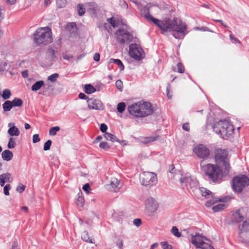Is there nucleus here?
I'll use <instances>...</instances> for the list:
<instances>
[{"mask_svg": "<svg viewBox=\"0 0 249 249\" xmlns=\"http://www.w3.org/2000/svg\"><path fill=\"white\" fill-rule=\"evenodd\" d=\"M215 160L216 163L219 164L221 162L228 160V151L225 149H217L215 155Z\"/></svg>", "mask_w": 249, "mask_h": 249, "instance_id": "4468645a", "label": "nucleus"}, {"mask_svg": "<svg viewBox=\"0 0 249 249\" xmlns=\"http://www.w3.org/2000/svg\"><path fill=\"white\" fill-rule=\"evenodd\" d=\"M52 141L50 140H48L44 144L43 149L45 151L49 150L52 144Z\"/></svg>", "mask_w": 249, "mask_h": 249, "instance_id": "c03bdc74", "label": "nucleus"}, {"mask_svg": "<svg viewBox=\"0 0 249 249\" xmlns=\"http://www.w3.org/2000/svg\"><path fill=\"white\" fill-rule=\"evenodd\" d=\"M140 180L142 185L151 187L157 183V178L153 172H144L140 176Z\"/></svg>", "mask_w": 249, "mask_h": 249, "instance_id": "6e6552de", "label": "nucleus"}, {"mask_svg": "<svg viewBox=\"0 0 249 249\" xmlns=\"http://www.w3.org/2000/svg\"><path fill=\"white\" fill-rule=\"evenodd\" d=\"M77 10L78 14L80 16H82L84 15L85 13V8L83 7L82 4H79L77 6Z\"/></svg>", "mask_w": 249, "mask_h": 249, "instance_id": "58836bf2", "label": "nucleus"}, {"mask_svg": "<svg viewBox=\"0 0 249 249\" xmlns=\"http://www.w3.org/2000/svg\"><path fill=\"white\" fill-rule=\"evenodd\" d=\"M224 167L225 172L227 173H229L230 169V165L229 162V160H227L221 163Z\"/></svg>", "mask_w": 249, "mask_h": 249, "instance_id": "473e14b6", "label": "nucleus"}, {"mask_svg": "<svg viewBox=\"0 0 249 249\" xmlns=\"http://www.w3.org/2000/svg\"><path fill=\"white\" fill-rule=\"evenodd\" d=\"M178 71L179 73H183L184 71V68L181 63L177 64Z\"/></svg>", "mask_w": 249, "mask_h": 249, "instance_id": "3c124183", "label": "nucleus"}, {"mask_svg": "<svg viewBox=\"0 0 249 249\" xmlns=\"http://www.w3.org/2000/svg\"><path fill=\"white\" fill-rule=\"evenodd\" d=\"M11 95V92L9 89H5L3 90L1 96L3 99L7 100L10 98Z\"/></svg>", "mask_w": 249, "mask_h": 249, "instance_id": "c756f323", "label": "nucleus"}, {"mask_svg": "<svg viewBox=\"0 0 249 249\" xmlns=\"http://www.w3.org/2000/svg\"><path fill=\"white\" fill-rule=\"evenodd\" d=\"M13 107H20L23 105V101L18 98H15L11 101Z\"/></svg>", "mask_w": 249, "mask_h": 249, "instance_id": "a878e982", "label": "nucleus"}, {"mask_svg": "<svg viewBox=\"0 0 249 249\" xmlns=\"http://www.w3.org/2000/svg\"><path fill=\"white\" fill-rule=\"evenodd\" d=\"M217 200H214L213 198V199H210L208 201H207L206 202L205 205L206 207H210L212 206L213 204H214L216 202H217Z\"/></svg>", "mask_w": 249, "mask_h": 249, "instance_id": "603ef678", "label": "nucleus"}, {"mask_svg": "<svg viewBox=\"0 0 249 249\" xmlns=\"http://www.w3.org/2000/svg\"><path fill=\"white\" fill-rule=\"evenodd\" d=\"M191 242L198 249H214L212 245L211 241L199 233L192 235Z\"/></svg>", "mask_w": 249, "mask_h": 249, "instance_id": "423d86ee", "label": "nucleus"}, {"mask_svg": "<svg viewBox=\"0 0 249 249\" xmlns=\"http://www.w3.org/2000/svg\"><path fill=\"white\" fill-rule=\"evenodd\" d=\"M60 129V128L59 126L52 127L50 129L49 135L51 136H54Z\"/></svg>", "mask_w": 249, "mask_h": 249, "instance_id": "2f4dec72", "label": "nucleus"}, {"mask_svg": "<svg viewBox=\"0 0 249 249\" xmlns=\"http://www.w3.org/2000/svg\"><path fill=\"white\" fill-rule=\"evenodd\" d=\"M100 130L102 132L104 133V132H105L107 131V125L106 124H101V125H100Z\"/></svg>", "mask_w": 249, "mask_h": 249, "instance_id": "4d7b16f0", "label": "nucleus"}, {"mask_svg": "<svg viewBox=\"0 0 249 249\" xmlns=\"http://www.w3.org/2000/svg\"><path fill=\"white\" fill-rule=\"evenodd\" d=\"M40 138L38 134H34L33 136V142L34 143H36L40 141Z\"/></svg>", "mask_w": 249, "mask_h": 249, "instance_id": "6e6d98bb", "label": "nucleus"}, {"mask_svg": "<svg viewBox=\"0 0 249 249\" xmlns=\"http://www.w3.org/2000/svg\"><path fill=\"white\" fill-rule=\"evenodd\" d=\"M7 66V63L3 60H0V71H3L5 70Z\"/></svg>", "mask_w": 249, "mask_h": 249, "instance_id": "a18cd8bd", "label": "nucleus"}, {"mask_svg": "<svg viewBox=\"0 0 249 249\" xmlns=\"http://www.w3.org/2000/svg\"><path fill=\"white\" fill-rule=\"evenodd\" d=\"M104 137L107 140L112 142H119V140L115 136L109 133H105Z\"/></svg>", "mask_w": 249, "mask_h": 249, "instance_id": "b1692460", "label": "nucleus"}, {"mask_svg": "<svg viewBox=\"0 0 249 249\" xmlns=\"http://www.w3.org/2000/svg\"><path fill=\"white\" fill-rule=\"evenodd\" d=\"M52 34L51 29L48 27L37 29L34 34L35 43L40 46L51 43L53 41Z\"/></svg>", "mask_w": 249, "mask_h": 249, "instance_id": "7ed1b4c3", "label": "nucleus"}, {"mask_svg": "<svg viewBox=\"0 0 249 249\" xmlns=\"http://www.w3.org/2000/svg\"><path fill=\"white\" fill-rule=\"evenodd\" d=\"M12 181L11 175L9 173L2 174L0 175V186H3L5 182H11Z\"/></svg>", "mask_w": 249, "mask_h": 249, "instance_id": "f3484780", "label": "nucleus"}, {"mask_svg": "<svg viewBox=\"0 0 249 249\" xmlns=\"http://www.w3.org/2000/svg\"><path fill=\"white\" fill-rule=\"evenodd\" d=\"M200 192L202 196L208 198L210 197H213L212 193L205 188L202 187L199 189Z\"/></svg>", "mask_w": 249, "mask_h": 249, "instance_id": "412c9836", "label": "nucleus"}, {"mask_svg": "<svg viewBox=\"0 0 249 249\" xmlns=\"http://www.w3.org/2000/svg\"><path fill=\"white\" fill-rule=\"evenodd\" d=\"M25 188V187L24 185H22L20 186H18V187L17 188V191L18 192L21 193L23 191H24Z\"/></svg>", "mask_w": 249, "mask_h": 249, "instance_id": "0e129e2a", "label": "nucleus"}, {"mask_svg": "<svg viewBox=\"0 0 249 249\" xmlns=\"http://www.w3.org/2000/svg\"><path fill=\"white\" fill-rule=\"evenodd\" d=\"M1 156L3 160L9 161L12 159L13 154L11 151L9 150H5L2 152Z\"/></svg>", "mask_w": 249, "mask_h": 249, "instance_id": "6ab92c4d", "label": "nucleus"}, {"mask_svg": "<svg viewBox=\"0 0 249 249\" xmlns=\"http://www.w3.org/2000/svg\"><path fill=\"white\" fill-rule=\"evenodd\" d=\"M125 107V104L124 103H119L117 105V110L118 112L122 113L124 110Z\"/></svg>", "mask_w": 249, "mask_h": 249, "instance_id": "4c0bfd02", "label": "nucleus"}, {"mask_svg": "<svg viewBox=\"0 0 249 249\" xmlns=\"http://www.w3.org/2000/svg\"><path fill=\"white\" fill-rule=\"evenodd\" d=\"M59 77V74L57 73H54L48 77V80L52 82H55L56 81L57 79Z\"/></svg>", "mask_w": 249, "mask_h": 249, "instance_id": "e433bc0d", "label": "nucleus"}, {"mask_svg": "<svg viewBox=\"0 0 249 249\" xmlns=\"http://www.w3.org/2000/svg\"><path fill=\"white\" fill-rule=\"evenodd\" d=\"M240 230L241 232H249V219L243 222Z\"/></svg>", "mask_w": 249, "mask_h": 249, "instance_id": "cd10ccee", "label": "nucleus"}, {"mask_svg": "<svg viewBox=\"0 0 249 249\" xmlns=\"http://www.w3.org/2000/svg\"><path fill=\"white\" fill-rule=\"evenodd\" d=\"M201 167L202 170L208 177V179L213 182L220 180L223 176L221 169L216 165L208 163L202 165L201 163Z\"/></svg>", "mask_w": 249, "mask_h": 249, "instance_id": "20e7f679", "label": "nucleus"}, {"mask_svg": "<svg viewBox=\"0 0 249 249\" xmlns=\"http://www.w3.org/2000/svg\"><path fill=\"white\" fill-rule=\"evenodd\" d=\"M16 142L15 141V139L13 137L10 138L9 142L7 144V147L9 149L14 148L16 146Z\"/></svg>", "mask_w": 249, "mask_h": 249, "instance_id": "f704fd0d", "label": "nucleus"}, {"mask_svg": "<svg viewBox=\"0 0 249 249\" xmlns=\"http://www.w3.org/2000/svg\"><path fill=\"white\" fill-rule=\"evenodd\" d=\"M88 107L89 109L100 110L103 108V104L98 99L91 98L87 100Z\"/></svg>", "mask_w": 249, "mask_h": 249, "instance_id": "2eb2a0df", "label": "nucleus"}, {"mask_svg": "<svg viewBox=\"0 0 249 249\" xmlns=\"http://www.w3.org/2000/svg\"><path fill=\"white\" fill-rule=\"evenodd\" d=\"M120 4L121 5V7H123V8H124L125 9H127L128 8V4H127V3L124 0H120Z\"/></svg>", "mask_w": 249, "mask_h": 249, "instance_id": "680f3d73", "label": "nucleus"}, {"mask_svg": "<svg viewBox=\"0 0 249 249\" xmlns=\"http://www.w3.org/2000/svg\"><path fill=\"white\" fill-rule=\"evenodd\" d=\"M119 185L120 181L118 179L116 178H112L110 182V184H108V186H110L108 189L110 190L111 189H112L111 191L116 192L120 188Z\"/></svg>", "mask_w": 249, "mask_h": 249, "instance_id": "a211bd4d", "label": "nucleus"}, {"mask_svg": "<svg viewBox=\"0 0 249 249\" xmlns=\"http://www.w3.org/2000/svg\"><path fill=\"white\" fill-rule=\"evenodd\" d=\"M179 181L182 186L189 185L191 188L195 187L197 183L195 179L193 178L189 174L185 175H180Z\"/></svg>", "mask_w": 249, "mask_h": 249, "instance_id": "ddd939ff", "label": "nucleus"}, {"mask_svg": "<svg viewBox=\"0 0 249 249\" xmlns=\"http://www.w3.org/2000/svg\"><path fill=\"white\" fill-rule=\"evenodd\" d=\"M213 131L225 139L231 135L234 130L233 126L227 120H220L215 123L213 126Z\"/></svg>", "mask_w": 249, "mask_h": 249, "instance_id": "39448f33", "label": "nucleus"}, {"mask_svg": "<svg viewBox=\"0 0 249 249\" xmlns=\"http://www.w3.org/2000/svg\"><path fill=\"white\" fill-rule=\"evenodd\" d=\"M156 140V138L153 137H145L142 140V142L144 144L148 143L150 142H153Z\"/></svg>", "mask_w": 249, "mask_h": 249, "instance_id": "c9c22d12", "label": "nucleus"}, {"mask_svg": "<svg viewBox=\"0 0 249 249\" xmlns=\"http://www.w3.org/2000/svg\"><path fill=\"white\" fill-rule=\"evenodd\" d=\"M99 147L103 149L107 150L109 148V146L107 142H102L99 144Z\"/></svg>", "mask_w": 249, "mask_h": 249, "instance_id": "8fccbe9b", "label": "nucleus"}, {"mask_svg": "<svg viewBox=\"0 0 249 249\" xmlns=\"http://www.w3.org/2000/svg\"><path fill=\"white\" fill-rule=\"evenodd\" d=\"M115 85L117 89L120 90V91H122L123 88V82L120 80H118L116 81Z\"/></svg>", "mask_w": 249, "mask_h": 249, "instance_id": "de8ad7c7", "label": "nucleus"}, {"mask_svg": "<svg viewBox=\"0 0 249 249\" xmlns=\"http://www.w3.org/2000/svg\"><path fill=\"white\" fill-rule=\"evenodd\" d=\"M84 91L87 94H91L96 91V89L90 84L86 85Z\"/></svg>", "mask_w": 249, "mask_h": 249, "instance_id": "bb28decb", "label": "nucleus"}, {"mask_svg": "<svg viewBox=\"0 0 249 249\" xmlns=\"http://www.w3.org/2000/svg\"><path fill=\"white\" fill-rule=\"evenodd\" d=\"M81 238L84 241H85L87 242H89V243H93L92 239H91L89 237L88 233L86 231H84L82 233Z\"/></svg>", "mask_w": 249, "mask_h": 249, "instance_id": "c85d7f7f", "label": "nucleus"}, {"mask_svg": "<svg viewBox=\"0 0 249 249\" xmlns=\"http://www.w3.org/2000/svg\"><path fill=\"white\" fill-rule=\"evenodd\" d=\"M62 57L64 59L70 61L73 57V56L71 55H68L66 53H63L62 54Z\"/></svg>", "mask_w": 249, "mask_h": 249, "instance_id": "864d4df0", "label": "nucleus"}, {"mask_svg": "<svg viewBox=\"0 0 249 249\" xmlns=\"http://www.w3.org/2000/svg\"><path fill=\"white\" fill-rule=\"evenodd\" d=\"M249 185V178L245 175L235 177L232 180V189L238 193H241Z\"/></svg>", "mask_w": 249, "mask_h": 249, "instance_id": "0eeeda50", "label": "nucleus"}, {"mask_svg": "<svg viewBox=\"0 0 249 249\" xmlns=\"http://www.w3.org/2000/svg\"><path fill=\"white\" fill-rule=\"evenodd\" d=\"M94 60L95 61H99L100 60V54L99 53H96L93 57Z\"/></svg>", "mask_w": 249, "mask_h": 249, "instance_id": "774afa93", "label": "nucleus"}, {"mask_svg": "<svg viewBox=\"0 0 249 249\" xmlns=\"http://www.w3.org/2000/svg\"><path fill=\"white\" fill-rule=\"evenodd\" d=\"M171 232L177 237H180L181 235L180 232H179L178 229L175 226L173 227L171 230Z\"/></svg>", "mask_w": 249, "mask_h": 249, "instance_id": "ea45409f", "label": "nucleus"}, {"mask_svg": "<svg viewBox=\"0 0 249 249\" xmlns=\"http://www.w3.org/2000/svg\"><path fill=\"white\" fill-rule=\"evenodd\" d=\"M84 203V198L82 196H79L77 198L76 204L79 207H83Z\"/></svg>", "mask_w": 249, "mask_h": 249, "instance_id": "a19ab883", "label": "nucleus"}, {"mask_svg": "<svg viewBox=\"0 0 249 249\" xmlns=\"http://www.w3.org/2000/svg\"><path fill=\"white\" fill-rule=\"evenodd\" d=\"M107 21L113 27H115V21L113 18H110L107 19Z\"/></svg>", "mask_w": 249, "mask_h": 249, "instance_id": "052dcab7", "label": "nucleus"}, {"mask_svg": "<svg viewBox=\"0 0 249 249\" xmlns=\"http://www.w3.org/2000/svg\"><path fill=\"white\" fill-rule=\"evenodd\" d=\"M44 82L42 80L38 81L33 84L31 87V89L33 91H37L40 89V88L43 86Z\"/></svg>", "mask_w": 249, "mask_h": 249, "instance_id": "4be33fe9", "label": "nucleus"}, {"mask_svg": "<svg viewBox=\"0 0 249 249\" xmlns=\"http://www.w3.org/2000/svg\"><path fill=\"white\" fill-rule=\"evenodd\" d=\"M133 223L137 227H139L142 224V221L140 219H135L133 220Z\"/></svg>", "mask_w": 249, "mask_h": 249, "instance_id": "bf43d9fd", "label": "nucleus"}, {"mask_svg": "<svg viewBox=\"0 0 249 249\" xmlns=\"http://www.w3.org/2000/svg\"><path fill=\"white\" fill-rule=\"evenodd\" d=\"M145 206L147 212L149 214L156 212L159 208L158 202L152 197H149L146 200Z\"/></svg>", "mask_w": 249, "mask_h": 249, "instance_id": "f8f14e48", "label": "nucleus"}, {"mask_svg": "<svg viewBox=\"0 0 249 249\" xmlns=\"http://www.w3.org/2000/svg\"><path fill=\"white\" fill-rule=\"evenodd\" d=\"M170 88V86H168L167 87V88H166V94H167V96L168 97V98L169 99H170L172 98V95H170V91H169Z\"/></svg>", "mask_w": 249, "mask_h": 249, "instance_id": "338daca9", "label": "nucleus"}, {"mask_svg": "<svg viewBox=\"0 0 249 249\" xmlns=\"http://www.w3.org/2000/svg\"><path fill=\"white\" fill-rule=\"evenodd\" d=\"M47 53L48 54V56L49 57H50L51 59H53L55 58V50L52 49H49L48 50Z\"/></svg>", "mask_w": 249, "mask_h": 249, "instance_id": "49530a36", "label": "nucleus"}, {"mask_svg": "<svg viewBox=\"0 0 249 249\" xmlns=\"http://www.w3.org/2000/svg\"><path fill=\"white\" fill-rule=\"evenodd\" d=\"M193 152L198 159L202 160L207 159L210 154L209 148L202 144L195 146Z\"/></svg>", "mask_w": 249, "mask_h": 249, "instance_id": "9d476101", "label": "nucleus"}, {"mask_svg": "<svg viewBox=\"0 0 249 249\" xmlns=\"http://www.w3.org/2000/svg\"><path fill=\"white\" fill-rule=\"evenodd\" d=\"M66 0H56V4L58 8L64 7L66 5Z\"/></svg>", "mask_w": 249, "mask_h": 249, "instance_id": "79ce46f5", "label": "nucleus"}, {"mask_svg": "<svg viewBox=\"0 0 249 249\" xmlns=\"http://www.w3.org/2000/svg\"><path fill=\"white\" fill-rule=\"evenodd\" d=\"M90 189V186L88 183L86 184L83 187V189L87 193H89V190Z\"/></svg>", "mask_w": 249, "mask_h": 249, "instance_id": "e2e57ef3", "label": "nucleus"}, {"mask_svg": "<svg viewBox=\"0 0 249 249\" xmlns=\"http://www.w3.org/2000/svg\"><path fill=\"white\" fill-rule=\"evenodd\" d=\"M117 246L120 249H123V241L122 240H118L117 242Z\"/></svg>", "mask_w": 249, "mask_h": 249, "instance_id": "69168bd1", "label": "nucleus"}, {"mask_svg": "<svg viewBox=\"0 0 249 249\" xmlns=\"http://www.w3.org/2000/svg\"><path fill=\"white\" fill-rule=\"evenodd\" d=\"M148 11L147 6L144 8V11ZM145 18L149 21L153 22L160 30L162 34L166 32H173V35L176 38H179L180 35L184 36L187 34V25L177 18L173 19L169 18L163 20H159L153 17L149 12L145 15Z\"/></svg>", "mask_w": 249, "mask_h": 249, "instance_id": "f257e3e1", "label": "nucleus"}, {"mask_svg": "<svg viewBox=\"0 0 249 249\" xmlns=\"http://www.w3.org/2000/svg\"><path fill=\"white\" fill-rule=\"evenodd\" d=\"M8 134L11 136H18L20 134L18 128L15 126H12L8 130Z\"/></svg>", "mask_w": 249, "mask_h": 249, "instance_id": "aec40b11", "label": "nucleus"}, {"mask_svg": "<svg viewBox=\"0 0 249 249\" xmlns=\"http://www.w3.org/2000/svg\"><path fill=\"white\" fill-rule=\"evenodd\" d=\"M109 63L116 64L118 67L120 69L121 71H123L124 69V66L120 59L110 58L109 59Z\"/></svg>", "mask_w": 249, "mask_h": 249, "instance_id": "393cba45", "label": "nucleus"}, {"mask_svg": "<svg viewBox=\"0 0 249 249\" xmlns=\"http://www.w3.org/2000/svg\"><path fill=\"white\" fill-rule=\"evenodd\" d=\"M117 40L121 44H128L132 40L133 36L127 30L119 29L115 33Z\"/></svg>", "mask_w": 249, "mask_h": 249, "instance_id": "1a4fd4ad", "label": "nucleus"}, {"mask_svg": "<svg viewBox=\"0 0 249 249\" xmlns=\"http://www.w3.org/2000/svg\"><path fill=\"white\" fill-rule=\"evenodd\" d=\"M4 111H9L13 107L11 101H6L2 105Z\"/></svg>", "mask_w": 249, "mask_h": 249, "instance_id": "5701e85b", "label": "nucleus"}, {"mask_svg": "<svg viewBox=\"0 0 249 249\" xmlns=\"http://www.w3.org/2000/svg\"><path fill=\"white\" fill-rule=\"evenodd\" d=\"M11 189V186L9 184H7L4 187L3 189V192L4 195L6 196L9 195V190Z\"/></svg>", "mask_w": 249, "mask_h": 249, "instance_id": "09e8293b", "label": "nucleus"}, {"mask_svg": "<svg viewBox=\"0 0 249 249\" xmlns=\"http://www.w3.org/2000/svg\"><path fill=\"white\" fill-rule=\"evenodd\" d=\"M225 204H219L213 207L212 209L214 212H217L223 210L225 208Z\"/></svg>", "mask_w": 249, "mask_h": 249, "instance_id": "72a5a7b5", "label": "nucleus"}, {"mask_svg": "<svg viewBox=\"0 0 249 249\" xmlns=\"http://www.w3.org/2000/svg\"><path fill=\"white\" fill-rule=\"evenodd\" d=\"M182 128L185 131H189V130H190L189 124L188 123H184L182 125Z\"/></svg>", "mask_w": 249, "mask_h": 249, "instance_id": "13d9d810", "label": "nucleus"}, {"mask_svg": "<svg viewBox=\"0 0 249 249\" xmlns=\"http://www.w3.org/2000/svg\"><path fill=\"white\" fill-rule=\"evenodd\" d=\"M129 54L136 60L140 61L144 57L142 48L137 44H132L129 46Z\"/></svg>", "mask_w": 249, "mask_h": 249, "instance_id": "9b49d317", "label": "nucleus"}, {"mask_svg": "<svg viewBox=\"0 0 249 249\" xmlns=\"http://www.w3.org/2000/svg\"><path fill=\"white\" fill-rule=\"evenodd\" d=\"M230 38L231 41L234 43H241L240 41L237 38H236L235 36H234L231 34L230 35Z\"/></svg>", "mask_w": 249, "mask_h": 249, "instance_id": "5fc2aeb1", "label": "nucleus"}, {"mask_svg": "<svg viewBox=\"0 0 249 249\" xmlns=\"http://www.w3.org/2000/svg\"><path fill=\"white\" fill-rule=\"evenodd\" d=\"M160 245L163 249H172V246L169 244L167 242H162Z\"/></svg>", "mask_w": 249, "mask_h": 249, "instance_id": "37998d69", "label": "nucleus"}, {"mask_svg": "<svg viewBox=\"0 0 249 249\" xmlns=\"http://www.w3.org/2000/svg\"><path fill=\"white\" fill-rule=\"evenodd\" d=\"M244 209L240 208L238 210L233 211L232 213V220L234 222L239 223L242 221L244 219V216L243 215V212Z\"/></svg>", "mask_w": 249, "mask_h": 249, "instance_id": "dca6fc26", "label": "nucleus"}, {"mask_svg": "<svg viewBox=\"0 0 249 249\" xmlns=\"http://www.w3.org/2000/svg\"><path fill=\"white\" fill-rule=\"evenodd\" d=\"M89 5L91 7L89 8V11L91 13L95 14L97 10V5L94 2L89 3Z\"/></svg>", "mask_w": 249, "mask_h": 249, "instance_id": "7c9ffc66", "label": "nucleus"}, {"mask_svg": "<svg viewBox=\"0 0 249 249\" xmlns=\"http://www.w3.org/2000/svg\"><path fill=\"white\" fill-rule=\"evenodd\" d=\"M130 114L138 117H144L152 114L153 109L149 102L140 101L135 103L128 107Z\"/></svg>", "mask_w": 249, "mask_h": 249, "instance_id": "f03ea898", "label": "nucleus"}]
</instances>
